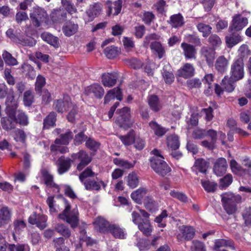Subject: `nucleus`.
<instances>
[{
  "mask_svg": "<svg viewBox=\"0 0 251 251\" xmlns=\"http://www.w3.org/2000/svg\"><path fill=\"white\" fill-rule=\"evenodd\" d=\"M154 155L150 159V165L153 171L161 176H165L170 172L171 169L164 160V157L160 151L155 149L151 152Z\"/></svg>",
  "mask_w": 251,
  "mask_h": 251,
  "instance_id": "f257e3e1",
  "label": "nucleus"
},
{
  "mask_svg": "<svg viewBox=\"0 0 251 251\" xmlns=\"http://www.w3.org/2000/svg\"><path fill=\"white\" fill-rule=\"evenodd\" d=\"M221 197L223 208L226 212L228 215L236 213L237 210V204L242 201L241 196L239 194L226 192L221 194Z\"/></svg>",
  "mask_w": 251,
  "mask_h": 251,
  "instance_id": "f03ea898",
  "label": "nucleus"
},
{
  "mask_svg": "<svg viewBox=\"0 0 251 251\" xmlns=\"http://www.w3.org/2000/svg\"><path fill=\"white\" fill-rule=\"evenodd\" d=\"M63 201L65 204V208L58 215V218L69 224L72 228H75L79 224L78 210L75 208L71 210V206L69 202L65 199H63Z\"/></svg>",
  "mask_w": 251,
  "mask_h": 251,
  "instance_id": "7ed1b4c3",
  "label": "nucleus"
},
{
  "mask_svg": "<svg viewBox=\"0 0 251 251\" xmlns=\"http://www.w3.org/2000/svg\"><path fill=\"white\" fill-rule=\"evenodd\" d=\"M30 17L33 25L39 27L47 22L48 19V14L44 9L36 7L33 8Z\"/></svg>",
  "mask_w": 251,
  "mask_h": 251,
  "instance_id": "20e7f679",
  "label": "nucleus"
},
{
  "mask_svg": "<svg viewBox=\"0 0 251 251\" xmlns=\"http://www.w3.org/2000/svg\"><path fill=\"white\" fill-rule=\"evenodd\" d=\"M244 63L242 57L235 59L231 65L230 77L235 80H240L244 77Z\"/></svg>",
  "mask_w": 251,
  "mask_h": 251,
  "instance_id": "39448f33",
  "label": "nucleus"
},
{
  "mask_svg": "<svg viewBox=\"0 0 251 251\" xmlns=\"http://www.w3.org/2000/svg\"><path fill=\"white\" fill-rule=\"evenodd\" d=\"M117 112L120 114L116 121L118 126L124 129L131 127L133 123L130 120V108L128 107H124L122 109H118Z\"/></svg>",
  "mask_w": 251,
  "mask_h": 251,
  "instance_id": "423d86ee",
  "label": "nucleus"
},
{
  "mask_svg": "<svg viewBox=\"0 0 251 251\" xmlns=\"http://www.w3.org/2000/svg\"><path fill=\"white\" fill-rule=\"evenodd\" d=\"M72 105H73V103L70 97L68 96H65L63 99L54 100L52 107L57 112L62 113L71 108Z\"/></svg>",
  "mask_w": 251,
  "mask_h": 251,
  "instance_id": "0eeeda50",
  "label": "nucleus"
},
{
  "mask_svg": "<svg viewBox=\"0 0 251 251\" xmlns=\"http://www.w3.org/2000/svg\"><path fill=\"white\" fill-rule=\"evenodd\" d=\"M248 23V19L242 16L241 14H235L232 17V20L228 28V31L235 30L240 31Z\"/></svg>",
  "mask_w": 251,
  "mask_h": 251,
  "instance_id": "6e6552de",
  "label": "nucleus"
},
{
  "mask_svg": "<svg viewBox=\"0 0 251 251\" xmlns=\"http://www.w3.org/2000/svg\"><path fill=\"white\" fill-rule=\"evenodd\" d=\"M71 157L73 160L78 159L80 162L77 166V170L81 171L85 166L88 165L92 161V158L84 151L81 150L76 153H73Z\"/></svg>",
  "mask_w": 251,
  "mask_h": 251,
  "instance_id": "1a4fd4ad",
  "label": "nucleus"
},
{
  "mask_svg": "<svg viewBox=\"0 0 251 251\" xmlns=\"http://www.w3.org/2000/svg\"><path fill=\"white\" fill-rule=\"evenodd\" d=\"M102 5L100 2H95L90 4L89 8L86 11L87 18H85V22H92L98 17L101 13Z\"/></svg>",
  "mask_w": 251,
  "mask_h": 251,
  "instance_id": "9d476101",
  "label": "nucleus"
},
{
  "mask_svg": "<svg viewBox=\"0 0 251 251\" xmlns=\"http://www.w3.org/2000/svg\"><path fill=\"white\" fill-rule=\"evenodd\" d=\"M47 217L42 214H37L34 212L28 218V222L31 225H36V226L42 230L47 226Z\"/></svg>",
  "mask_w": 251,
  "mask_h": 251,
  "instance_id": "9b49d317",
  "label": "nucleus"
},
{
  "mask_svg": "<svg viewBox=\"0 0 251 251\" xmlns=\"http://www.w3.org/2000/svg\"><path fill=\"white\" fill-rule=\"evenodd\" d=\"M229 33L225 37L226 46L231 48L241 42L243 39L239 31L235 30L228 31Z\"/></svg>",
  "mask_w": 251,
  "mask_h": 251,
  "instance_id": "f8f14e48",
  "label": "nucleus"
},
{
  "mask_svg": "<svg viewBox=\"0 0 251 251\" xmlns=\"http://www.w3.org/2000/svg\"><path fill=\"white\" fill-rule=\"evenodd\" d=\"M50 17L54 23L61 24L67 20V13L63 8L54 9L52 10Z\"/></svg>",
  "mask_w": 251,
  "mask_h": 251,
  "instance_id": "ddd939ff",
  "label": "nucleus"
},
{
  "mask_svg": "<svg viewBox=\"0 0 251 251\" xmlns=\"http://www.w3.org/2000/svg\"><path fill=\"white\" fill-rule=\"evenodd\" d=\"M41 173L44 184L49 188H55L57 190V192H59V187L53 181V176L46 168H43L41 170Z\"/></svg>",
  "mask_w": 251,
  "mask_h": 251,
  "instance_id": "4468645a",
  "label": "nucleus"
},
{
  "mask_svg": "<svg viewBox=\"0 0 251 251\" xmlns=\"http://www.w3.org/2000/svg\"><path fill=\"white\" fill-rule=\"evenodd\" d=\"M228 165L226 159L223 157L219 158L215 161L213 166V172L217 176H223L226 172Z\"/></svg>",
  "mask_w": 251,
  "mask_h": 251,
  "instance_id": "2eb2a0df",
  "label": "nucleus"
},
{
  "mask_svg": "<svg viewBox=\"0 0 251 251\" xmlns=\"http://www.w3.org/2000/svg\"><path fill=\"white\" fill-rule=\"evenodd\" d=\"M10 116L14 118L15 123L19 124L22 126H26L28 125V118L27 115L22 110H14L9 113Z\"/></svg>",
  "mask_w": 251,
  "mask_h": 251,
  "instance_id": "dca6fc26",
  "label": "nucleus"
},
{
  "mask_svg": "<svg viewBox=\"0 0 251 251\" xmlns=\"http://www.w3.org/2000/svg\"><path fill=\"white\" fill-rule=\"evenodd\" d=\"M73 159L65 158L64 156L60 157L57 161L58 166L57 171L59 175H62L68 172L71 168Z\"/></svg>",
  "mask_w": 251,
  "mask_h": 251,
  "instance_id": "f3484780",
  "label": "nucleus"
},
{
  "mask_svg": "<svg viewBox=\"0 0 251 251\" xmlns=\"http://www.w3.org/2000/svg\"><path fill=\"white\" fill-rule=\"evenodd\" d=\"M105 3L108 9L107 11L108 16H110L112 14L114 16H117L120 13L122 7V1L121 0H118L113 3L110 0H108Z\"/></svg>",
  "mask_w": 251,
  "mask_h": 251,
  "instance_id": "a211bd4d",
  "label": "nucleus"
},
{
  "mask_svg": "<svg viewBox=\"0 0 251 251\" xmlns=\"http://www.w3.org/2000/svg\"><path fill=\"white\" fill-rule=\"evenodd\" d=\"M207 136L210 138V141L203 140L201 142V145L209 150H213L216 148V143L217 140V132L214 129H209L208 135Z\"/></svg>",
  "mask_w": 251,
  "mask_h": 251,
  "instance_id": "6ab92c4d",
  "label": "nucleus"
},
{
  "mask_svg": "<svg viewBox=\"0 0 251 251\" xmlns=\"http://www.w3.org/2000/svg\"><path fill=\"white\" fill-rule=\"evenodd\" d=\"M12 212L6 206H0V227H3L11 221Z\"/></svg>",
  "mask_w": 251,
  "mask_h": 251,
  "instance_id": "aec40b11",
  "label": "nucleus"
},
{
  "mask_svg": "<svg viewBox=\"0 0 251 251\" xmlns=\"http://www.w3.org/2000/svg\"><path fill=\"white\" fill-rule=\"evenodd\" d=\"M118 78L116 73H105L102 75L101 82L105 87H111L116 84Z\"/></svg>",
  "mask_w": 251,
  "mask_h": 251,
  "instance_id": "412c9836",
  "label": "nucleus"
},
{
  "mask_svg": "<svg viewBox=\"0 0 251 251\" xmlns=\"http://www.w3.org/2000/svg\"><path fill=\"white\" fill-rule=\"evenodd\" d=\"M96 230L102 233H108L110 226H111L109 223L101 217L97 218L94 222Z\"/></svg>",
  "mask_w": 251,
  "mask_h": 251,
  "instance_id": "4be33fe9",
  "label": "nucleus"
},
{
  "mask_svg": "<svg viewBox=\"0 0 251 251\" xmlns=\"http://www.w3.org/2000/svg\"><path fill=\"white\" fill-rule=\"evenodd\" d=\"M202 55L205 58L207 65L212 66L215 59L216 52L214 49L203 47L201 49Z\"/></svg>",
  "mask_w": 251,
  "mask_h": 251,
  "instance_id": "5701e85b",
  "label": "nucleus"
},
{
  "mask_svg": "<svg viewBox=\"0 0 251 251\" xmlns=\"http://www.w3.org/2000/svg\"><path fill=\"white\" fill-rule=\"evenodd\" d=\"M82 183L84 185L85 189L89 191L95 190L98 191L100 189V184L104 188L106 186V184L103 181L98 182L90 178L86 179L85 181H84Z\"/></svg>",
  "mask_w": 251,
  "mask_h": 251,
  "instance_id": "b1692460",
  "label": "nucleus"
},
{
  "mask_svg": "<svg viewBox=\"0 0 251 251\" xmlns=\"http://www.w3.org/2000/svg\"><path fill=\"white\" fill-rule=\"evenodd\" d=\"M116 98L121 101L123 99V96L121 89L118 87L108 91L104 97L105 104L107 103L110 100Z\"/></svg>",
  "mask_w": 251,
  "mask_h": 251,
  "instance_id": "393cba45",
  "label": "nucleus"
},
{
  "mask_svg": "<svg viewBox=\"0 0 251 251\" xmlns=\"http://www.w3.org/2000/svg\"><path fill=\"white\" fill-rule=\"evenodd\" d=\"M237 81L231 77L226 75L222 79L221 84L225 91L231 93L234 91Z\"/></svg>",
  "mask_w": 251,
  "mask_h": 251,
  "instance_id": "a878e982",
  "label": "nucleus"
},
{
  "mask_svg": "<svg viewBox=\"0 0 251 251\" xmlns=\"http://www.w3.org/2000/svg\"><path fill=\"white\" fill-rule=\"evenodd\" d=\"M228 64V60L224 55H221L217 59L215 63V68L218 73L224 74L227 70Z\"/></svg>",
  "mask_w": 251,
  "mask_h": 251,
  "instance_id": "bb28decb",
  "label": "nucleus"
},
{
  "mask_svg": "<svg viewBox=\"0 0 251 251\" xmlns=\"http://www.w3.org/2000/svg\"><path fill=\"white\" fill-rule=\"evenodd\" d=\"M73 132L68 130L65 133L60 134L55 140L54 143L56 145H68L73 139Z\"/></svg>",
  "mask_w": 251,
  "mask_h": 251,
  "instance_id": "cd10ccee",
  "label": "nucleus"
},
{
  "mask_svg": "<svg viewBox=\"0 0 251 251\" xmlns=\"http://www.w3.org/2000/svg\"><path fill=\"white\" fill-rule=\"evenodd\" d=\"M7 116L2 117L0 123L2 128L9 131L15 128V122L13 117H11L8 112H6Z\"/></svg>",
  "mask_w": 251,
  "mask_h": 251,
  "instance_id": "c85d7f7f",
  "label": "nucleus"
},
{
  "mask_svg": "<svg viewBox=\"0 0 251 251\" xmlns=\"http://www.w3.org/2000/svg\"><path fill=\"white\" fill-rule=\"evenodd\" d=\"M109 233H110L114 238L124 239L126 238V233L124 229L119 225L112 224L110 226Z\"/></svg>",
  "mask_w": 251,
  "mask_h": 251,
  "instance_id": "c756f323",
  "label": "nucleus"
},
{
  "mask_svg": "<svg viewBox=\"0 0 251 251\" xmlns=\"http://www.w3.org/2000/svg\"><path fill=\"white\" fill-rule=\"evenodd\" d=\"M41 37L43 40L54 47H59V43L58 38L53 36L52 34L48 32H44L41 34Z\"/></svg>",
  "mask_w": 251,
  "mask_h": 251,
  "instance_id": "7c9ffc66",
  "label": "nucleus"
},
{
  "mask_svg": "<svg viewBox=\"0 0 251 251\" xmlns=\"http://www.w3.org/2000/svg\"><path fill=\"white\" fill-rule=\"evenodd\" d=\"M78 30V25L71 22H67L62 27V31L66 36H71Z\"/></svg>",
  "mask_w": 251,
  "mask_h": 251,
  "instance_id": "2f4dec72",
  "label": "nucleus"
},
{
  "mask_svg": "<svg viewBox=\"0 0 251 251\" xmlns=\"http://www.w3.org/2000/svg\"><path fill=\"white\" fill-rule=\"evenodd\" d=\"M224 247H229L233 250L235 248L234 246V242L231 240H226L224 239H219L215 240L214 249L216 251L220 250V248Z\"/></svg>",
  "mask_w": 251,
  "mask_h": 251,
  "instance_id": "473e14b6",
  "label": "nucleus"
},
{
  "mask_svg": "<svg viewBox=\"0 0 251 251\" xmlns=\"http://www.w3.org/2000/svg\"><path fill=\"white\" fill-rule=\"evenodd\" d=\"M56 121V114L54 112H51L43 120V129H49L55 126Z\"/></svg>",
  "mask_w": 251,
  "mask_h": 251,
  "instance_id": "72a5a7b5",
  "label": "nucleus"
},
{
  "mask_svg": "<svg viewBox=\"0 0 251 251\" xmlns=\"http://www.w3.org/2000/svg\"><path fill=\"white\" fill-rule=\"evenodd\" d=\"M162 75L166 83L171 84L175 79L173 73L171 71L169 64L164 66L162 71Z\"/></svg>",
  "mask_w": 251,
  "mask_h": 251,
  "instance_id": "f704fd0d",
  "label": "nucleus"
},
{
  "mask_svg": "<svg viewBox=\"0 0 251 251\" xmlns=\"http://www.w3.org/2000/svg\"><path fill=\"white\" fill-rule=\"evenodd\" d=\"M150 48L152 52L157 54L159 59L162 58L164 56L165 50L160 42L157 41L151 42Z\"/></svg>",
  "mask_w": 251,
  "mask_h": 251,
  "instance_id": "c9c22d12",
  "label": "nucleus"
},
{
  "mask_svg": "<svg viewBox=\"0 0 251 251\" xmlns=\"http://www.w3.org/2000/svg\"><path fill=\"white\" fill-rule=\"evenodd\" d=\"M172 27L178 28L184 24L183 18L180 14H174L167 21Z\"/></svg>",
  "mask_w": 251,
  "mask_h": 251,
  "instance_id": "e433bc0d",
  "label": "nucleus"
},
{
  "mask_svg": "<svg viewBox=\"0 0 251 251\" xmlns=\"http://www.w3.org/2000/svg\"><path fill=\"white\" fill-rule=\"evenodd\" d=\"M229 166L233 173L240 176L246 175V169H244L235 159L231 160Z\"/></svg>",
  "mask_w": 251,
  "mask_h": 251,
  "instance_id": "4c0bfd02",
  "label": "nucleus"
},
{
  "mask_svg": "<svg viewBox=\"0 0 251 251\" xmlns=\"http://www.w3.org/2000/svg\"><path fill=\"white\" fill-rule=\"evenodd\" d=\"M182 78L185 80V83L188 84V63H185L177 71V80L183 83Z\"/></svg>",
  "mask_w": 251,
  "mask_h": 251,
  "instance_id": "58836bf2",
  "label": "nucleus"
},
{
  "mask_svg": "<svg viewBox=\"0 0 251 251\" xmlns=\"http://www.w3.org/2000/svg\"><path fill=\"white\" fill-rule=\"evenodd\" d=\"M119 139L125 146H129L133 143L135 138V133L133 129H130L125 135H119Z\"/></svg>",
  "mask_w": 251,
  "mask_h": 251,
  "instance_id": "ea45409f",
  "label": "nucleus"
},
{
  "mask_svg": "<svg viewBox=\"0 0 251 251\" xmlns=\"http://www.w3.org/2000/svg\"><path fill=\"white\" fill-rule=\"evenodd\" d=\"M147 194V190L144 188H139L131 194V198L137 203H141L143 198Z\"/></svg>",
  "mask_w": 251,
  "mask_h": 251,
  "instance_id": "a19ab883",
  "label": "nucleus"
},
{
  "mask_svg": "<svg viewBox=\"0 0 251 251\" xmlns=\"http://www.w3.org/2000/svg\"><path fill=\"white\" fill-rule=\"evenodd\" d=\"M113 162L114 164L122 168L123 169H130L132 168L136 163V161H134L133 163H131L127 160L120 158H114L113 160Z\"/></svg>",
  "mask_w": 251,
  "mask_h": 251,
  "instance_id": "79ce46f5",
  "label": "nucleus"
},
{
  "mask_svg": "<svg viewBox=\"0 0 251 251\" xmlns=\"http://www.w3.org/2000/svg\"><path fill=\"white\" fill-rule=\"evenodd\" d=\"M89 93H92L97 98L100 99L102 97L104 93V90L103 88L99 84H94L88 88Z\"/></svg>",
  "mask_w": 251,
  "mask_h": 251,
  "instance_id": "37998d69",
  "label": "nucleus"
},
{
  "mask_svg": "<svg viewBox=\"0 0 251 251\" xmlns=\"http://www.w3.org/2000/svg\"><path fill=\"white\" fill-rule=\"evenodd\" d=\"M167 146L172 151L176 150L179 147L178 137L176 135H171L167 138Z\"/></svg>",
  "mask_w": 251,
  "mask_h": 251,
  "instance_id": "c03bdc74",
  "label": "nucleus"
},
{
  "mask_svg": "<svg viewBox=\"0 0 251 251\" xmlns=\"http://www.w3.org/2000/svg\"><path fill=\"white\" fill-rule=\"evenodd\" d=\"M201 182L202 187L208 193H213L217 189V183L214 181L201 179Z\"/></svg>",
  "mask_w": 251,
  "mask_h": 251,
  "instance_id": "a18cd8bd",
  "label": "nucleus"
},
{
  "mask_svg": "<svg viewBox=\"0 0 251 251\" xmlns=\"http://www.w3.org/2000/svg\"><path fill=\"white\" fill-rule=\"evenodd\" d=\"M144 204L146 208L152 212L155 211L158 209L157 202L151 197H146L144 200Z\"/></svg>",
  "mask_w": 251,
  "mask_h": 251,
  "instance_id": "49530a36",
  "label": "nucleus"
},
{
  "mask_svg": "<svg viewBox=\"0 0 251 251\" xmlns=\"http://www.w3.org/2000/svg\"><path fill=\"white\" fill-rule=\"evenodd\" d=\"M54 230L65 238H68L71 236V230L68 227L63 224L58 223L55 225Z\"/></svg>",
  "mask_w": 251,
  "mask_h": 251,
  "instance_id": "de8ad7c7",
  "label": "nucleus"
},
{
  "mask_svg": "<svg viewBox=\"0 0 251 251\" xmlns=\"http://www.w3.org/2000/svg\"><path fill=\"white\" fill-rule=\"evenodd\" d=\"M138 226L139 230L146 236L151 235L152 231V228L148 219L142 220V222L139 223Z\"/></svg>",
  "mask_w": 251,
  "mask_h": 251,
  "instance_id": "09e8293b",
  "label": "nucleus"
},
{
  "mask_svg": "<svg viewBox=\"0 0 251 251\" xmlns=\"http://www.w3.org/2000/svg\"><path fill=\"white\" fill-rule=\"evenodd\" d=\"M149 126L151 129L153 130L154 134L157 136L161 137L167 132V130L164 127L158 125L155 121H151L149 123Z\"/></svg>",
  "mask_w": 251,
  "mask_h": 251,
  "instance_id": "8fccbe9b",
  "label": "nucleus"
},
{
  "mask_svg": "<svg viewBox=\"0 0 251 251\" xmlns=\"http://www.w3.org/2000/svg\"><path fill=\"white\" fill-rule=\"evenodd\" d=\"M14 230L13 232V237L15 238V234H20L21 232L25 228L26 224L22 220H16L13 222Z\"/></svg>",
  "mask_w": 251,
  "mask_h": 251,
  "instance_id": "3c124183",
  "label": "nucleus"
},
{
  "mask_svg": "<svg viewBox=\"0 0 251 251\" xmlns=\"http://www.w3.org/2000/svg\"><path fill=\"white\" fill-rule=\"evenodd\" d=\"M204 84L207 85V89L204 91V93L209 95L212 92V82L214 81V75L212 74H208L205 75L202 80Z\"/></svg>",
  "mask_w": 251,
  "mask_h": 251,
  "instance_id": "603ef678",
  "label": "nucleus"
},
{
  "mask_svg": "<svg viewBox=\"0 0 251 251\" xmlns=\"http://www.w3.org/2000/svg\"><path fill=\"white\" fill-rule=\"evenodd\" d=\"M61 4L65 10L70 14L75 13L77 9L74 3L69 0H61Z\"/></svg>",
  "mask_w": 251,
  "mask_h": 251,
  "instance_id": "864d4df0",
  "label": "nucleus"
},
{
  "mask_svg": "<svg viewBox=\"0 0 251 251\" xmlns=\"http://www.w3.org/2000/svg\"><path fill=\"white\" fill-rule=\"evenodd\" d=\"M209 130L197 128L191 133L192 138L195 140L202 139L208 135Z\"/></svg>",
  "mask_w": 251,
  "mask_h": 251,
  "instance_id": "5fc2aeb1",
  "label": "nucleus"
},
{
  "mask_svg": "<svg viewBox=\"0 0 251 251\" xmlns=\"http://www.w3.org/2000/svg\"><path fill=\"white\" fill-rule=\"evenodd\" d=\"M12 135L16 142H21L23 143L25 142L26 135L24 130L16 128L12 131Z\"/></svg>",
  "mask_w": 251,
  "mask_h": 251,
  "instance_id": "6e6d98bb",
  "label": "nucleus"
},
{
  "mask_svg": "<svg viewBox=\"0 0 251 251\" xmlns=\"http://www.w3.org/2000/svg\"><path fill=\"white\" fill-rule=\"evenodd\" d=\"M120 53V50L116 47L112 46L106 47L104 50V53L109 59L114 58Z\"/></svg>",
  "mask_w": 251,
  "mask_h": 251,
  "instance_id": "4d7b16f0",
  "label": "nucleus"
},
{
  "mask_svg": "<svg viewBox=\"0 0 251 251\" xmlns=\"http://www.w3.org/2000/svg\"><path fill=\"white\" fill-rule=\"evenodd\" d=\"M148 103L150 108L154 112L158 111L161 108V105L159 102L158 98L156 96L152 95L149 97Z\"/></svg>",
  "mask_w": 251,
  "mask_h": 251,
  "instance_id": "13d9d810",
  "label": "nucleus"
},
{
  "mask_svg": "<svg viewBox=\"0 0 251 251\" xmlns=\"http://www.w3.org/2000/svg\"><path fill=\"white\" fill-rule=\"evenodd\" d=\"M5 104L6 105V112H8L9 113L14 110H16L17 108V104L14 100V97L13 96H9L7 97Z\"/></svg>",
  "mask_w": 251,
  "mask_h": 251,
  "instance_id": "bf43d9fd",
  "label": "nucleus"
},
{
  "mask_svg": "<svg viewBox=\"0 0 251 251\" xmlns=\"http://www.w3.org/2000/svg\"><path fill=\"white\" fill-rule=\"evenodd\" d=\"M199 172L206 174L207 169V163L204 159L199 158L196 159L194 166Z\"/></svg>",
  "mask_w": 251,
  "mask_h": 251,
  "instance_id": "052dcab7",
  "label": "nucleus"
},
{
  "mask_svg": "<svg viewBox=\"0 0 251 251\" xmlns=\"http://www.w3.org/2000/svg\"><path fill=\"white\" fill-rule=\"evenodd\" d=\"M127 181L128 186L132 189L136 187L139 183L138 177L134 172L128 174Z\"/></svg>",
  "mask_w": 251,
  "mask_h": 251,
  "instance_id": "680f3d73",
  "label": "nucleus"
},
{
  "mask_svg": "<svg viewBox=\"0 0 251 251\" xmlns=\"http://www.w3.org/2000/svg\"><path fill=\"white\" fill-rule=\"evenodd\" d=\"M2 56L5 63L8 65L14 66L18 64V61L16 59L6 50L3 51Z\"/></svg>",
  "mask_w": 251,
  "mask_h": 251,
  "instance_id": "e2e57ef3",
  "label": "nucleus"
},
{
  "mask_svg": "<svg viewBox=\"0 0 251 251\" xmlns=\"http://www.w3.org/2000/svg\"><path fill=\"white\" fill-rule=\"evenodd\" d=\"M178 233L177 234V239L179 241L188 240V227L185 226H180L179 227Z\"/></svg>",
  "mask_w": 251,
  "mask_h": 251,
  "instance_id": "0e129e2a",
  "label": "nucleus"
},
{
  "mask_svg": "<svg viewBox=\"0 0 251 251\" xmlns=\"http://www.w3.org/2000/svg\"><path fill=\"white\" fill-rule=\"evenodd\" d=\"M199 31L202 33L204 37H208L211 33L212 27L209 25L204 23H199L197 25Z\"/></svg>",
  "mask_w": 251,
  "mask_h": 251,
  "instance_id": "69168bd1",
  "label": "nucleus"
},
{
  "mask_svg": "<svg viewBox=\"0 0 251 251\" xmlns=\"http://www.w3.org/2000/svg\"><path fill=\"white\" fill-rule=\"evenodd\" d=\"M208 42L214 49L220 47L222 43L220 37L216 34H211L208 39Z\"/></svg>",
  "mask_w": 251,
  "mask_h": 251,
  "instance_id": "338daca9",
  "label": "nucleus"
},
{
  "mask_svg": "<svg viewBox=\"0 0 251 251\" xmlns=\"http://www.w3.org/2000/svg\"><path fill=\"white\" fill-rule=\"evenodd\" d=\"M242 217L244 220V224L246 226H251V207H246L243 211Z\"/></svg>",
  "mask_w": 251,
  "mask_h": 251,
  "instance_id": "774afa93",
  "label": "nucleus"
}]
</instances>
